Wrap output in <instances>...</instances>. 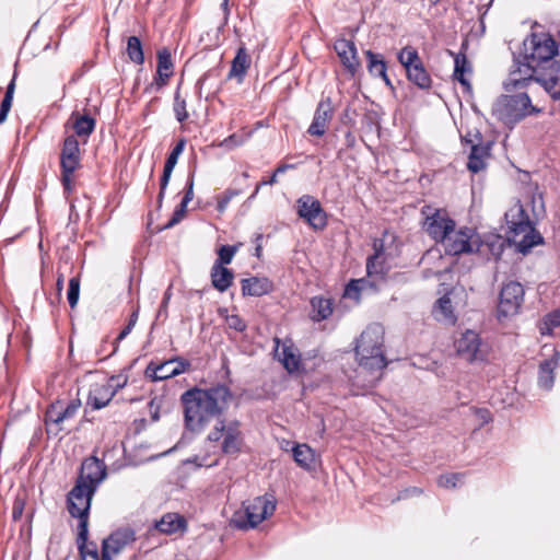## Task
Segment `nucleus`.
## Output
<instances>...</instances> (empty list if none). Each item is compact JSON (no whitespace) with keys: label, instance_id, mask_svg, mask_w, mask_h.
Returning <instances> with one entry per match:
<instances>
[{"label":"nucleus","instance_id":"b1692460","mask_svg":"<svg viewBox=\"0 0 560 560\" xmlns=\"http://www.w3.org/2000/svg\"><path fill=\"white\" fill-rule=\"evenodd\" d=\"M560 363V351L553 349L550 358L542 360L538 366V386L542 389L550 390L555 383V370Z\"/></svg>","mask_w":560,"mask_h":560},{"label":"nucleus","instance_id":"423d86ee","mask_svg":"<svg viewBox=\"0 0 560 560\" xmlns=\"http://www.w3.org/2000/svg\"><path fill=\"white\" fill-rule=\"evenodd\" d=\"M532 82L538 83L553 102L560 101V62H552L551 67L537 73L518 79H506L503 89L506 92H515L526 89Z\"/></svg>","mask_w":560,"mask_h":560},{"label":"nucleus","instance_id":"a878e982","mask_svg":"<svg viewBox=\"0 0 560 560\" xmlns=\"http://www.w3.org/2000/svg\"><path fill=\"white\" fill-rule=\"evenodd\" d=\"M243 296H262L273 290V283L266 277L252 276L241 280Z\"/></svg>","mask_w":560,"mask_h":560},{"label":"nucleus","instance_id":"c9c22d12","mask_svg":"<svg viewBox=\"0 0 560 560\" xmlns=\"http://www.w3.org/2000/svg\"><path fill=\"white\" fill-rule=\"evenodd\" d=\"M248 67V56L245 52L244 48H240L232 61V66L229 71L228 78H236L238 83L243 82Z\"/></svg>","mask_w":560,"mask_h":560},{"label":"nucleus","instance_id":"de8ad7c7","mask_svg":"<svg viewBox=\"0 0 560 560\" xmlns=\"http://www.w3.org/2000/svg\"><path fill=\"white\" fill-rule=\"evenodd\" d=\"M171 73L158 72L155 73L153 81L144 88V93H151L153 91H161L171 79Z\"/></svg>","mask_w":560,"mask_h":560},{"label":"nucleus","instance_id":"680f3d73","mask_svg":"<svg viewBox=\"0 0 560 560\" xmlns=\"http://www.w3.org/2000/svg\"><path fill=\"white\" fill-rule=\"evenodd\" d=\"M340 121L342 125L353 127L354 119L352 117L351 107L348 105L340 115Z\"/></svg>","mask_w":560,"mask_h":560},{"label":"nucleus","instance_id":"dca6fc26","mask_svg":"<svg viewBox=\"0 0 560 560\" xmlns=\"http://www.w3.org/2000/svg\"><path fill=\"white\" fill-rule=\"evenodd\" d=\"M482 345L479 334L474 330L467 329L462 336L455 341V348L457 355L472 363L475 361H482L483 354L480 350Z\"/></svg>","mask_w":560,"mask_h":560},{"label":"nucleus","instance_id":"4be33fe9","mask_svg":"<svg viewBox=\"0 0 560 560\" xmlns=\"http://www.w3.org/2000/svg\"><path fill=\"white\" fill-rule=\"evenodd\" d=\"M81 166L80 143L74 135L65 138L60 152V168L77 171Z\"/></svg>","mask_w":560,"mask_h":560},{"label":"nucleus","instance_id":"6e6d98bb","mask_svg":"<svg viewBox=\"0 0 560 560\" xmlns=\"http://www.w3.org/2000/svg\"><path fill=\"white\" fill-rule=\"evenodd\" d=\"M194 185H195V170L190 171L187 176V180L185 184V194L182 198L184 202H190L194 198Z\"/></svg>","mask_w":560,"mask_h":560},{"label":"nucleus","instance_id":"338daca9","mask_svg":"<svg viewBox=\"0 0 560 560\" xmlns=\"http://www.w3.org/2000/svg\"><path fill=\"white\" fill-rule=\"evenodd\" d=\"M357 144V139L354 133L351 130L346 131L345 133V145L348 149H353Z\"/></svg>","mask_w":560,"mask_h":560},{"label":"nucleus","instance_id":"aec40b11","mask_svg":"<svg viewBox=\"0 0 560 560\" xmlns=\"http://www.w3.org/2000/svg\"><path fill=\"white\" fill-rule=\"evenodd\" d=\"M334 116L330 96L322 97L314 113L313 120L307 129L311 136L322 137L326 132L327 124Z\"/></svg>","mask_w":560,"mask_h":560},{"label":"nucleus","instance_id":"c03bdc74","mask_svg":"<svg viewBox=\"0 0 560 560\" xmlns=\"http://www.w3.org/2000/svg\"><path fill=\"white\" fill-rule=\"evenodd\" d=\"M80 277L75 276L69 280L67 300L71 308H74L80 298Z\"/></svg>","mask_w":560,"mask_h":560},{"label":"nucleus","instance_id":"0e129e2a","mask_svg":"<svg viewBox=\"0 0 560 560\" xmlns=\"http://www.w3.org/2000/svg\"><path fill=\"white\" fill-rule=\"evenodd\" d=\"M170 289L164 293L163 300L160 304L158 316L167 315V305L171 298Z\"/></svg>","mask_w":560,"mask_h":560},{"label":"nucleus","instance_id":"412c9836","mask_svg":"<svg viewBox=\"0 0 560 560\" xmlns=\"http://www.w3.org/2000/svg\"><path fill=\"white\" fill-rule=\"evenodd\" d=\"M241 423L238 420H233L228 423L226 430L223 434L221 443V452L226 456H237L244 444V436L240 429Z\"/></svg>","mask_w":560,"mask_h":560},{"label":"nucleus","instance_id":"a211bd4d","mask_svg":"<svg viewBox=\"0 0 560 560\" xmlns=\"http://www.w3.org/2000/svg\"><path fill=\"white\" fill-rule=\"evenodd\" d=\"M81 407L80 399H73L66 407H63V402L61 400H56L51 402L46 412H45V424L48 427L49 424L56 425V430L54 432L57 435L62 429L59 424L67 420L71 419L75 416L79 408Z\"/></svg>","mask_w":560,"mask_h":560},{"label":"nucleus","instance_id":"f257e3e1","mask_svg":"<svg viewBox=\"0 0 560 560\" xmlns=\"http://www.w3.org/2000/svg\"><path fill=\"white\" fill-rule=\"evenodd\" d=\"M232 397V390L224 384L185 390L180 395L185 429L192 433L202 432L212 419L223 416Z\"/></svg>","mask_w":560,"mask_h":560},{"label":"nucleus","instance_id":"f704fd0d","mask_svg":"<svg viewBox=\"0 0 560 560\" xmlns=\"http://www.w3.org/2000/svg\"><path fill=\"white\" fill-rule=\"evenodd\" d=\"M366 58V69L371 77L377 78L385 75L387 71V62L384 56L380 52H374L371 49L364 51Z\"/></svg>","mask_w":560,"mask_h":560},{"label":"nucleus","instance_id":"bf43d9fd","mask_svg":"<svg viewBox=\"0 0 560 560\" xmlns=\"http://www.w3.org/2000/svg\"><path fill=\"white\" fill-rule=\"evenodd\" d=\"M132 329H133V326H131L130 324L127 323L125 328L118 334V336L116 337V339L113 342V353L117 352L118 343L121 340H124L131 332Z\"/></svg>","mask_w":560,"mask_h":560},{"label":"nucleus","instance_id":"cd10ccee","mask_svg":"<svg viewBox=\"0 0 560 560\" xmlns=\"http://www.w3.org/2000/svg\"><path fill=\"white\" fill-rule=\"evenodd\" d=\"M69 120L72 121V128L74 130L73 135L75 138H81L83 143H86L89 137L95 130L96 119L93 118L90 114L81 115L78 112H72Z\"/></svg>","mask_w":560,"mask_h":560},{"label":"nucleus","instance_id":"49530a36","mask_svg":"<svg viewBox=\"0 0 560 560\" xmlns=\"http://www.w3.org/2000/svg\"><path fill=\"white\" fill-rule=\"evenodd\" d=\"M173 171H174V168H171V167L164 165L163 173L160 178V191H159V195L156 198L158 210L162 208L163 200L165 197V191L170 184Z\"/></svg>","mask_w":560,"mask_h":560},{"label":"nucleus","instance_id":"7ed1b4c3","mask_svg":"<svg viewBox=\"0 0 560 560\" xmlns=\"http://www.w3.org/2000/svg\"><path fill=\"white\" fill-rule=\"evenodd\" d=\"M105 477L106 465L102 459L95 456L85 458L81 464L74 487L67 494V510L74 505L90 512L92 498Z\"/></svg>","mask_w":560,"mask_h":560},{"label":"nucleus","instance_id":"e433bc0d","mask_svg":"<svg viewBox=\"0 0 560 560\" xmlns=\"http://www.w3.org/2000/svg\"><path fill=\"white\" fill-rule=\"evenodd\" d=\"M126 52L130 61L135 65L142 66L144 63V51L140 37H128Z\"/></svg>","mask_w":560,"mask_h":560},{"label":"nucleus","instance_id":"20e7f679","mask_svg":"<svg viewBox=\"0 0 560 560\" xmlns=\"http://www.w3.org/2000/svg\"><path fill=\"white\" fill-rule=\"evenodd\" d=\"M383 336L377 327H369L357 341L355 355L362 370L371 374L370 386L374 387L381 380L382 370L387 360L383 352Z\"/></svg>","mask_w":560,"mask_h":560},{"label":"nucleus","instance_id":"1a4fd4ad","mask_svg":"<svg viewBox=\"0 0 560 560\" xmlns=\"http://www.w3.org/2000/svg\"><path fill=\"white\" fill-rule=\"evenodd\" d=\"M398 61L406 69L407 78L421 90L432 86V79L425 70L418 51L410 46L404 47L398 52Z\"/></svg>","mask_w":560,"mask_h":560},{"label":"nucleus","instance_id":"39448f33","mask_svg":"<svg viewBox=\"0 0 560 560\" xmlns=\"http://www.w3.org/2000/svg\"><path fill=\"white\" fill-rule=\"evenodd\" d=\"M504 218L509 233L512 234L513 237L524 234L523 238L517 243V250L521 254L526 255L534 246L544 243V237L534 229L529 215L522 205L518 203L511 208L505 212Z\"/></svg>","mask_w":560,"mask_h":560},{"label":"nucleus","instance_id":"4d7b16f0","mask_svg":"<svg viewBox=\"0 0 560 560\" xmlns=\"http://www.w3.org/2000/svg\"><path fill=\"white\" fill-rule=\"evenodd\" d=\"M75 171L61 170V184L66 192H71L73 189L72 178Z\"/></svg>","mask_w":560,"mask_h":560},{"label":"nucleus","instance_id":"a18cd8bd","mask_svg":"<svg viewBox=\"0 0 560 560\" xmlns=\"http://www.w3.org/2000/svg\"><path fill=\"white\" fill-rule=\"evenodd\" d=\"M187 140L186 138L182 137L177 140L176 144L173 147L172 151L167 155V159L165 161V166H168L171 168H175L179 155L183 153L185 147H186Z\"/></svg>","mask_w":560,"mask_h":560},{"label":"nucleus","instance_id":"864d4df0","mask_svg":"<svg viewBox=\"0 0 560 560\" xmlns=\"http://www.w3.org/2000/svg\"><path fill=\"white\" fill-rule=\"evenodd\" d=\"M240 194V190H236V189H226L223 191V194L218 198V202H217V210L219 212H223L228 205L230 203V201Z\"/></svg>","mask_w":560,"mask_h":560},{"label":"nucleus","instance_id":"a19ab883","mask_svg":"<svg viewBox=\"0 0 560 560\" xmlns=\"http://www.w3.org/2000/svg\"><path fill=\"white\" fill-rule=\"evenodd\" d=\"M158 72L171 73L174 74V63L172 59V54L168 48H162L158 51Z\"/></svg>","mask_w":560,"mask_h":560},{"label":"nucleus","instance_id":"f03ea898","mask_svg":"<svg viewBox=\"0 0 560 560\" xmlns=\"http://www.w3.org/2000/svg\"><path fill=\"white\" fill-rule=\"evenodd\" d=\"M559 54V44L549 33H530L523 40L521 48L512 54L513 65L508 79H518L534 74L560 62L555 57Z\"/></svg>","mask_w":560,"mask_h":560},{"label":"nucleus","instance_id":"9d476101","mask_svg":"<svg viewBox=\"0 0 560 560\" xmlns=\"http://www.w3.org/2000/svg\"><path fill=\"white\" fill-rule=\"evenodd\" d=\"M441 243L446 255L470 254L476 252L477 234L475 230L466 226L459 230L453 229Z\"/></svg>","mask_w":560,"mask_h":560},{"label":"nucleus","instance_id":"052dcab7","mask_svg":"<svg viewBox=\"0 0 560 560\" xmlns=\"http://www.w3.org/2000/svg\"><path fill=\"white\" fill-rule=\"evenodd\" d=\"M219 75V71L217 69H210L208 70L207 72H205L200 78L199 80L197 81V89H198V93L200 94L201 93V89L203 86V84L212 77H218Z\"/></svg>","mask_w":560,"mask_h":560},{"label":"nucleus","instance_id":"4c0bfd02","mask_svg":"<svg viewBox=\"0 0 560 560\" xmlns=\"http://www.w3.org/2000/svg\"><path fill=\"white\" fill-rule=\"evenodd\" d=\"M282 364L284 369L292 373L299 370L301 360L300 355L294 352L293 346L287 345L285 342L282 345Z\"/></svg>","mask_w":560,"mask_h":560},{"label":"nucleus","instance_id":"13d9d810","mask_svg":"<svg viewBox=\"0 0 560 560\" xmlns=\"http://www.w3.org/2000/svg\"><path fill=\"white\" fill-rule=\"evenodd\" d=\"M25 508V500L21 498H16L12 508V520L19 521L21 520Z\"/></svg>","mask_w":560,"mask_h":560},{"label":"nucleus","instance_id":"393cba45","mask_svg":"<svg viewBox=\"0 0 560 560\" xmlns=\"http://www.w3.org/2000/svg\"><path fill=\"white\" fill-rule=\"evenodd\" d=\"M136 541V532L130 527L118 528L103 539L102 546L107 545L114 555H118L126 546Z\"/></svg>","mask_w":560,"mask_h":560},{"label":"nucleus","instance_id":"7c9ffc66","mask_svg":"<svg viewBox=\"0 0 560 560\" xmlns=\"http://www.w3.org/2000/svg\"><path fill=\"white\" fill-rule=\"evenodd\" d=\"M187 522L184 516L178 513H166L160 521H156L154 527L162 534L172 535L179 530H184Z\"/></svg>","mask_w":560,"mask_h":560},{"label":"nucleus","instance_id":"37998d69","mask_svg":"<svg viewBox=\"0 0 560 560\" xmlns=\"http://www.w3.org/2000/svg\"><path fill=\"white\" fill-rule=\"evenodd\" d=\"M237 246L235 245H222L218 249V258L214 260L213 265L220 267L229 265L234 255L236 254Z\"/></svg>","mask_w":560,"mask_h":560},{"label":"nucleus","instance_id":"6ab92c4d","mask_svg":"<svg viewBox=\"0 0 560 560\" xmlns=\"http://www.w3.org/2000/svg\"><path fill=\"white\" fill-rule=\"evenodd\" d=\"M474 137L477 143H471L470 152L468 155L467 168L477 174L486 167V160L491 155V141H483L481 132L476 129Z\"/></svg>","mask_w":560,"mask_h":560},{"label":"nucleus","instance_id":"5701e85b","mask_svg":"<svg viewBox=\"0 0 560 560\" xmlns=\"http://www.w3.org/2000/svg\"><path fill=\"white\" fill-rule=\"evenodd\" d=\"M465 45H462V49L459 52L455 54L452 50H447V52L454 58V71L453 78L458 81L463 86L465 92L470 93L472 88L470 81L465 77L466 73H471L472 68L471 63L468 60L466 52L464 51Z\"/></svg>","mask_w":560,"mask_h":560},{"label":"nucleus","instance_id":"f3484780","mask_svg":"<svg viewBox=\"0 0 560 560\" xmlns=\"http://www.w3.org/2000/svg\"><path fill=\"white\" fill-rule=\"evenodd\" d=\"M455 228L456 222L445 210L436 209L431 215H427L425 230L435 242L441 243Z\"/></svg>","mask_w":560,"mask_h":560},{"label":"nucleus","instance_id":"58836bf2","mask_svg":"<svg viewBox=\"0 0 560 560\" xmlns=\"http://www.w3.org/2000/svg\"><path fill=\"white\" fill-rule=\"evenodd\" d=\"M366 287L375 288V284L372 281H370L368 279H364V278H362V279H352L346 285L343 295L349 298V299L359 301L360 300V292L363 289H365Z\"/></svg>","mask_w":560,"mask_h":560},{"label":"nucleus","instance_id":"e2e57ef3","mask_svg":"<svg viewBox=\"0 0 560 560\" xmlns=\"http://www.w3.org/2000/svg\"><path fill=\"white\" fill-rule=\"evenodd\" d=\"M277 176L278 174H276L275 172L272 173V175L270 176L269 179L267 180H261L255 188L254 192L252 194V196L249 197V199H253L256 197V195L258 194L259 189L261 186H265V185H275L278 179H277Z\"/></svg>","mask_w":560,"mask_h":560},{"label":"nucleus","instance_id":"2f4dec72","mask_svg":"<svg viewBox=\"0 0 560 560\" xmlns=\"http://www.w3.org/2000/svg\"><path fill=\"white\" fill-rule=\"evenodd\" d=\"M210 278L212 287L222 293L233 284L234 272L225 266L218 267L213 265L211 267Z\"/></svg>","mask_w":560,"mask_h":560},{"label":"nucleus","instance_id":"5fc2aeb1","mask_svg":"<svg viewBox=\"0 0 560 560\" xmlns=\"http://www.w3.org/2000/svg\"><path fill=\"white\" fill-rule=\"evenodd\" d=\"M226 324L229 328L234 329L238 332H243L247 328L246 322L237 314L226 316Z\"/></svg>","mask_w":560,"mask_h":560},{"label":"nucleus","instance_id":"0eeeda50","mask_svg":"<svg viewBox=\"0 0 560 560\" xmlns=\"http://www.w3.org/2000/svg\"><path fill=\"white\" fill-rule=\"evenodd\" d=\"M275 510L276 502L272 497H256L242 503L241 509L234 512L232 523L238 529H252L272 515Z\"/></svg>","mask_w":560,"mask_h":560},{"label":"nucleus","instance_id":"79ce46f5","mask_svg":"<svg viewBox=\"0 0 560 560\" xmlns=\"http://www.w3.org/2000/svg\"><path fill=\"white\" fill-rule=\"evenodd\" d=\"M366 272L369 277H380L384 279L387 269L385 267V261L381 258H376V256H369L366 259Z\"/></svg>","mask_w":560,"mask_h":560},{"label":"nucleus","instance_id":"69168bd1","mask_svg":"<svg viewBox=\"0 0 560 560\" xmlns=\"http://www.w3.org/2000/svg\"><path fill=\"white\" fill-rule=\"evenodd\" d=\"M373 249L374 254L372 256H376V258H381L384 254V241L381 238H375L373 241Z\"/></svg>","mask_w":560,"mask_h":560},{"label":"nucleus","instance_id":"72a5a7b5","mask_svg":"<svg viewBox=\"0 0 560 560\" xmlns=\"http://www.w3.org/2000/svg\"><path fill=\"white\" fill-rule=\"evenodd\" d=\"M292 455L299 466L306 470L315 468V452L306 444H296L292 448Z\"/></svg>","mask_w":560,"mask_h":560},{"label":"nucleus","instance_id":"ea45409f","mask_svg":"<svg viewBox=\"0 0 560 560\" xmlns=\"http://www.w3.org/2000/svg\"><path fill=\"white\" fill-rule=\"evenodd\" d=\"M187 103L180 95V83L177 85L174 93L173 110L178 122H184L188 119L189 115L186 109Z\"/></svg>","mask_w":560,"mask_h":560},{"label":"nucleus","instance_id":"f8f14e48","mask_svg":"<svg viewBox=\"0 0 560 560\" xmlns=\"http://www.w3.org/2000/svg\"><path fill=\"white\" fill-rule=\"evenodd\" d=\"M524 302V288L520 282L510 281L500 291L498 315L508 317L516 315Z\"/></svg>","mask_w":560,"mask_h":560},{"label":"nucleus","instance_id":"9b49d317","mask_svg":"<svg viewBox=\"0 0 560 560\" xmlns=\"http://www.w3.org/2000/svg\"><path fill=\"white\" fill-rule=\"evenodd\" d=\"M69 509V514L79 520L78 523V536H77V546L79 550V555L82 560H85L86 556H90L94 560H97L100 557L97 546L94 541H89V515L90 512L86 510H80V506H71Z\"/></svg>","mask_w":560,"mask_h":560},{"label":"nucleus","instance_id":"2eb2a0df","mask_svg":"<svg viewBox=\"0 0 560 560\" xmlns=\"http://www.w3.org/2000/svg\"><path fill=\"white\" fill-rule=\"evenodd\" d=\"M332 47L340 59L345 72L349 74V77L354 78L361 68V62L354 42L341 37L334 42Z\"/></svg>","mask_w":560,"mask_h":560},{"label":"nucleus","instance_id":"4468645a","mask_svg":"<svg viewBox=\"0 0 560 560\" xmlns=\"http://www.w3.org/2000/svg\"><path fill=\"white\" fill-rule=\"evenodd\" d=\"M298 214L313 229L324 230L328 224V215L319 200L311 195L301 196L298 201Z\"/></svg>","mask_w":560,"mask_h":560},{"label":"nucleus","instance_id":"774afa93","mask_svg":"<svg viewBox=\"0 0 560 560\" xmlns=\"http://www.w3.org/2000/svg\"><path fill=\"white\" fill-rule=\"evenodd\" d=\"M113 555L114 553L107 549V545L102 546L101 559L98 558L97 560H113Z\"/></svg>","mask_w":560,"mask_h":560},{"label":"nucleus","instance_id":"603ef678","mask_svg":"<svg viewBox=\"0 0 560 560\" xmlns=\"http://www.w3.org/2000/svg\"><path fill=\"white\" fill-rule=\"evenodd\" d=\"M463 474L453 472V474H444L441 475L438 479V485L440 487L451 489L457 486V481L463 477Z\"/></svg>","mask_w":560,"mask_h":560},{"label":"nucleus","instance_id":"ddd939ff","mask_svg":"<svg viewBox=\"0 0 560 560\" xmlns=\"http://www.w3.org/2000/svg\"><path fill=\"white\" fill-rule=\"evenodd\" d=\"M189 366L190 362L182 357H174L161 363L151 361L145 368L144 375L152 382H159L180 375Z\"/></svg>","mask_w":560,"mask_h":560},{"label":"nucleus","instance_id":"3c124183","mask_svg":"<svg viewBox=\"0 0 560 560\" xmlns=\"http://www.w3.org/2000/svg\"><path fill=\"white\" fill-rule=\"evenodd\" d=\"M188 203L189 202H184V200H182L179 202V205L175 208L170 221L161 230L171 229L174 225H176L177 223H179L183 220V218L187 211Z\"/></svg>","mask_w":560,"mask_h":560},{"label":"nucleus","instance_id":"bb28decb","mask_svg":"<svg viewBox=\"0 0 560 560\" xmlns=\"http://www.w3.org/2000/svg\"><path fill=\"white\" fill-rule=\"evenodd\" d=\"M511 242V238L503 237L497 233H489L480 240L477 235L476 252L480 250L481 247L486 248L494 260H499L504 252L505 245Z\"/></svg>","mask_w":560,"mask_h":560},{"label":"nucleus","instance_id":"6e6552de","mask_svg":"<svg viewBox=\"0 0 560 560\" xmlns=\"http://www.w3.org/2000/svg\"><path fill=\"white\" fill-rule=\"evenodd\" d=\"M529 106V95L521 92L512 95H501L492 106V115L505 126L513 128L526 118V107Z\"/></svg>","mask_w":560,"mask_h":560},{"label":"nucleus","instance_id":"c756f323","mask_svg":"<svg viewBox=\"0 0 560 560\" xmlns=\"http://www.w3.org/2000/svg\"><path fill=\"white\" fill-rule=\"evenodd\" d=\"M310 304L312 308L310 318L315 323L329 318L334 312V300L330 298L315 295L311 299Z\"/></svg>","mask_w":560,"mask_h":560},{"label":"nucleus","instance_id":"09e8293b","mask_svg":"<svg viewBox=\"0 0 560 560\" xmlns=\"http://www.w3.org/2000/svg\"><path fill=\"white\" fill-rule=\"evenodd\" d=\"M544 326L540 327L542 335L551 334L552 329L560 326V312L552 311L544 317Z\"/></svg>","mask_w":560,"mask_h":560},{"label":"nucleus","instance_id":"c85d7f7f","mask_svg":"<svg viewBox=\"0 0 560 560\" xmlns=\"http://www.w3.org/2000/svg\"><path fill=\"white\" fill-rule=\"evenodd\" d=\"M114 395L115 392L112 390L110 386L96 384L89 392L86 407H91L92 410H100L109 404Z\"/></svg>","mask_w":560,"mask_h":560},{"label":"nucleus","instance_id":"8fccbe9b","mask_svg":"<svg viewBox=\"0 0 560 560\" xmlns=\"http://www.w3.org/2000/svg\"><path fill=\"white\" fill-rule=\"evenodd\" d=\"M215 419L217 423L207 436V441L209 442H219L223 438L228 427L226 420L223 416H220Z\"/></svg>","mask_w":560,"mask_h":560},{"label":"nucleus","instance_id":"473e14b6","mask_svg":"<svg viewBox=\"0 0 560 560\" xmlns=\"http://www.w3.org/2000/svg\"><path fill=\"white\" fill-rule=\"evenodd\" d=\"M433 313L439 322L454 325L457 320V316L448 294H444L436 301Z\"/></svg>","mask_w":560,"mask_h":560}]
</instances>
